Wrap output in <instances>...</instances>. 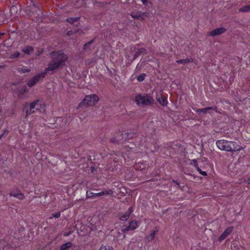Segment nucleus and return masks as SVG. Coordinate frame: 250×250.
<instances>
[{
    "label": "nucleus",
    "instance_id": "nucleus-1",
    "mask_svg": "<svg viewBox=\"0 0 250 250\" xmlns=\"http://www.w3.org/2000/svg\"><path fill=\"white\" fill-rule=\"evenodd\" d=\"M50 55L51 60L49 62L48 66L45 69V71H53L59 68H62L66 65L65 62L68 59V57L61 51H53Z\"/></svg>",
    "mask_w": 250,
    "mask_h": 250
},
{
    "label": "nucleus",
    "instance_id": "nucleus-2",
    "mask_svg": "<svg viewBox=\"0 0 250 250\" xmlns=\"http://www.w3.org/2000/svg\"><path fill=\"white\" fill-rule=\"evenodd\" d=\"M135 102L139 106L150 105L153 104L154 100L149 95L138 94L135 97Z\"/></svg>",
    "mask_w": 250,
    "mask_h": 250
},
{
    "label": "nucleus",
    "instance_id": "nucleus-3",
    "mask_svg": "<svg viewBox=\"0 0 250 250\" xmlns=\"http://www.w3.org/2000/svg\"><path fill=\"white\" fill-rule=\"evenodd\" d=\"M99 100V97L95 94L87 95L79 104V107L94 106Z\"/></svg>",
    "mask_w": 250,
    "mask_h": 250
},
{
    "label": "nucleus",
    "instance_id": "nucleus-4",
    "mask_svg": "<svg viewBox=\"0 0 250 250\" xmlns=\"http://www.w3.org/2000/svg\"><path fill=\"white\" fill-rule=\"evenodd\" d=\"M130 16L135 20L144 21L145 20L146 18H148L149 14L147 12H143L136 10L131 12Z\"/></svg>",
    "mask_w": 250,
    "mask_h": 250
},
{
    "label": "nucleus",
    "instance_id": "nucleus-5",
    "mask_svg": "<svg viewBox=\"0 0 250 250\" xmlns=\"http://www.w3.org/2000/svg\"><path fill=\"white\" fill-rule=\"evenodd\" d=\"M140 225V223L139 221H137L135 220H131L130 221L129 225H124L123 226L121 230L122 231L125 232L126 231L129 230H133L136 229Z\"/></svg>",
    "mask_w": 250,
    "mask_h": 250
},
{
    "label": "nucleus",
    "instance_id": "nucleus-6",
    "mask_svg": "<svg viewBox=\"0 0 250 250\" xmlns=\"http://www.w3.org/2000/svg\"><path fill=\"white\" fill-rule=\"evenodd\" d=\"M216 145L220 149L229 151V146L228 141L224 140H218L216 142Z\"/></svg>",
    "mask_w": 250,
    "mask_h": 250
},
{
    "label": "nucleus",
    "instance_id": "nucleus-7",
    "mask_svg": "<svg viewBox=\"0 0 250 250\" xmlns=\"http://www.w3.org/2000/svg\"><path fill=\"white\" fill-rule=\"evenodd\" d=\"M233 227L231 226L226 229L223 233L219 236L218 241L219 242L222 241L224 240L230 233L232 231Z\"/></svg>",
    "mask_w": 250,
    "mask_h": 250
},
{
    "label": "nucleus",
    "instance_id": "nucleus-8",
    "mask_svg": "<svg viewBox=\"0 0 250 250\" xmlns=\"http://www.w3.org/2000/svg\"><path fill=\"white\" fill-rule=\"evenodd\" d=\"M226 30L227 29L224 27L217 28L210 31L208 35L212 37L220 35L225 33Z\"/></svg>",
    "mask_w": 250,
    "mask_h": 250
},
{
    "label": "nucleus",
    "instance_id": "nucleus-9",
    "mask_svg": "<svg viewBox=\"0 0 250 250\" xmlns=\"http://www.w3.org/2000/svg\"><path fill=\"white\" fill-rule=\"evenodd\" d=\"M211 110H214L215 111H217V107L215 106H213L203 108H201V109H198L196 110V112L199 114H200L201 112H203L204 114L207 113H211Z\"/></svg>",
    "mask_w": 250,
    "mask_h": 250
},
{
    "label": "nucleus",
    "instance_id": "nucleus-10",
    "mask_svg": "<svg viewBox=\"0 0 250 250\" xmlns=\"http://www.w3.org/2000/svg\"><path fill=\"white\" fill-rule=\"evenodd\" d=\"M133 211V208L132 207H130L128 209L127 211H126L123 215H120L119 219L123 221H127L130 215V214Z\"/></svg>",
    "mask_w": 250,
    "mask_h": 250
},
{
    "label": "nucleus",
    "instance_id": "nucleus-11",
    "mask_svg": "<svg viewBox=\"0 0 250 250\" xmlns=\"http://www.w3.org/2000/svg\"><path fill=\"white\" fill-rule=\"evenodd\" d=\"M38 102V101H35L30 104V109L29 110H26L25 118H27L29 115H31V114L35 113V110L34 109L37 106V103Z\"/></svg>",
    "mask_w": 250,
    "mask_h": 250
},
{
    "label": "nucleus",
    "instance_id": "nucleus-12",
    "mask_svg": "<svg viewBox=\"0 0 250 250\" xmlns=\"http://www.w3.org/2000/svg\"><path fill=\"white\" fill-rule=\"evenodd\" d=\"M157 101L162 106H166L167 104V98L163 96L162 94L158 95L156 97Z\"/></svg>",
    "mask_w": 250,
    "mask_h": 250
},
{
    "label": "nucleus",
    "instance_id": "nucleus-13",
    "mask_svg": "<svg viewBox=\"0 0 250 250\" xmlns=\"http://www.w3.org/2000/svg\"><path fill=\"white\" fill-rule=\"evenodd\" d=\"M228 143L229 146V151L233 152L239 150V148H238V146L236 142L228 141Z\"/></svg>",
    "mask_w": 250,
    "mask_h": 250
},
{
    "label": "nucleus",
    "instance_id": "nucleus-14",
    "mask_svg": "<svg viewBox=\"0 0 250 250\" xmlns=\"http://www.w3.org/2000/svg\"><path fill=\"white\" fill-rule=\"evenodd\" d=\"M147 51L144 48H140L138 49L135 51L134 55V57L133 58V60H135L137 57H138L139 56H140L142 54H146Z\"/></svg>",
    "mask_w": 250,
    "mask_h": 250
},
{
    "label": "nucleus",
    "instance_id": "nucleus-15",
    "mask_svg": "<svg viewBox=\"0 0 250 250\" xmlns=\"http://www.w3.org/2000/svg\"><path fill=\"white\" fill-rule=\"evenodd\" d=\"M11 196L16 197L20 200H22L24 197V195L23 193L21 192L19 190H16L13 191L10 193Z\"/></svg>",
    "mask_w": 250,
    "mask_h": 250
},
{
    "label": "nucleus",
    "instance_id": "nucleus-16",
    "mask_svg": "<svg viewBox=\"0 0 250 250\" xmlns=\"http://www.w3.org/2000/svg\"><path fill=\"white\" fill-rule=\"evenodd\" d=\"M38 77H37L36 76H35L31 80L28 81L27 83L28 86L29 87H32L37 83H38L39 81V80L38 78Z\"/></svg>",
    "mask_w": 250,
    "mask_h": 250
},
{
    "label": "nucleus",
    "instance_id": "nucleus-17",
    "mask_svg": "<svg viewBox=\"0 0 250 250\" xmlns=\"http://www.w3.org/2000/svg\"><path fill=\"white\" fill-rule=\"evenodd\" d=\"M34 50L33 47L29 45H27L24 47V48L22 49V51L25 54H31Z\"/></svg>",
    "mask_w": 250,
    "mask_h": 250
},
{
    "label": "nucleus",
    "instance_id": "nucleus-18",
    "mask_svg": "<svg viewBox=\"0 0 250 250\" xmlns=\"http://www.w3.org/2000/svg\"><path fill=\"white\" fill-rule=\"evenodd\" d=\"M80 19V17H69L68 18L66 21L70 23L71 24H74V22L78 21Z\"/></svg>",
    "mask_w": 250,
    "mask_h": 250
},
{
    "label": "nucleus",
    "instance_id": "nucleus-19",
    "mask_svg": "<svg viewBox=\"0 0 250 250\" xmlns=\"http://www.w3.org/2000/svg\"><path fill=\"white\" fill-rule=\"evenodd\" d=\"M72 246V243L71 242H67L65 244H63L60 250H66Z\"/></svg>",
    "mask_w": 250,
    "mask_h": 250
},
{
    "label": "nucleus",
    "instance_id": "nucleus-20",
    "mask_svg": "<svg viewBox=\"0 0 250 250\" xmlns=\"http://www.w3.org/2000/svg\"><path fill=\"white\" fill-rule=\"evenodd\" d=\"M192 61L191 59L187 58L186 59L179 60L176 61V63L186 64Z\"/></svg>",
    "mask_w": 250,
    "mask_h": 250
},
{
    "label": "nucleus",
    "instance_id": "nucleus-21",
    "mask_svg": "<svg viewBox=\"0 0 250 250\" xmlns=\"http://www.w3.org/2000/svg\"><path fill=\"white\" fill-rule=\"evenodd\" d=\"M158 231V230H153L151 231L150 234L147 237L148 241H150L154 239L155 234Z\"/></svg>",
    "mask_w": 250,
    "mask_h": 250
},
{
    "label": "nucleus",
    "instance_id": "nucleus-22",
    "mask_svg": "<svg viewBox=\"0 0 250 250\" xmlns=\"http://www.w3.org/2000/svg\"><path fill=\"white\" fill-rule=\"evenodd\" d=\"M123 135L125 140H128L133 138L134 133L132 132H127L123 134Z\"/></svg>",
    "mask_w": 250,
    "mask_h": 250
},
{
    "label": "nucleus",
    "instance_id": "nucleus-23",
    "mask_svg": "<svg viewBox=\"0 0 250 250\" xmlns=\"http://www.w3.org/2000/svg\"><path fill=\"white\" fill-rule=\"evenodd\" d=\"M239 11L241 12H250V5H245L239 9Z\"/></svg>",
    "mask_w": 250,
    "mask_h": 250
},
{
    "label": "nucleus",
    "instance_id": "nucleus-24",
    "mask_svg": "<svg viewBox=\"0 0 250 250\" xmlns=\"http://www.w3.org/2000/svg\"><path fill=\"white\" fill-rule=\"evenodd\" d=\"M94 41V39H93L91 41H90V42L86 43L84 45H83V49L84 50H90V45Z\"/></svg>",
    "mask_w": 250,
    "mask_h": 250
},
{
    "label": "nucleus",
    "instance_id": "nucleus-25",
    "mask_svg": "<svg viewBox=\"0 0 250 250\" xmlns=\"http://www.w3.org/2000/svg\"><path fill=\"white\" fill-rule=\"evenodd\" d=\"M146 76V74L142 73L137 77V80L140 82H143L145 80Z\"/></svg>",
    "mask_w": 250,
    "mask_h": 250
},
{
    "label": "nucleus",
    "instance_id": "nucleus-26",
    "mask_svg": "<svg viewBox=\"0 0 250 250\" xmlns=\"http://www.w3.org/2000/svg\"><path fill=\"white\" fill-rule=\"evenodd\" d=\"M20 56V53L18 51H16L13 54L10 55V58L14 59L19 57Z\"/></svg>",
    "mask_w": 250,
    "mask_h": 250
},
{
    "label": "nucleus",
    "instance_id": "nucleus-27",
    "mask_svg": "<svg viewBox=\"0 0 250 250\" xmlns=\"http://www.w3.org/2000/svg\"><path fill=\"white\" fill-rule=\"evenodd\" d=\"M116 138H117V140H119V144L121 142L124 141V136L123 135V133H121L120 134H118L117 136H116Z\"/></svg>",
    "mask_w": 250,
    "mask_h": 250
},
{
    "label": "nucleus",
    "instance_id": "nucleus-28",
    "mask_svg": "<svg viewBox=\"0 0 250 250\" xmlns=\"http://www.w3.org/2000/svg\"><path fill=\"white\" fill-rule=\"evenodd\" d=\"M49 71H46L45 72H42L41 73H40V74H39L38 75L36 76L37 77H39L38 78V79L40 80V79H42L43 78H44L47 72H48Z\"/></svg>",
    "mask_w": 250,
    "mask_h": 250
},
{
    "label": "nucleus",
    "instance_id": "nucleus-29",
    "mask_svg": "<svg viewBox=\"0 0 250 250\" xmlns=\"http://www.w3.org/2000/svg\"><path fill=\"white\" fill-rule=\"evenodd\" d=\"M95 193L92 192L91 191H88L86 192V197L87 198H93L95 197Z\"/></svg>",
    "mask_w": 250,
    "mask_h": 250
},
{
    "label": "nucleus",
    "instance_id": "nucleus-30",
    "mask_svg": "<svg viewBox=\"0 0 250 250\" xmlns=\"http://www.w3.org/2000/svg\"><path fill=\"white\" fill-rule=\"evenodd\" d=\"M109 141L111 143L119 144V140H117V138L116 137L111 138Z\"/></svg>",
    "mask_w": 250,
    "mask_h": 250
},
{
    "label": "nucleus",
    "instance_id": "nucleus-31",
    "mask_svg": "<svg viewBox=\"0 0 250 250\" xmlns=\"http://www.w3.org/2000/svg\"><path fill=\"white\" fill-rule=\"evenodd\" d=\"M197 171L202 175L207 176V173L206 171H202L199 167L196 168Z\"/></svg>",
    "mask_w": 250,
    "mask_h": 250
},
{
    "label": "nucleus",
    "instance_id": "nucleus-32",
    "mask_svg": "<svg viewBox=\"0 0 250 250\" xmlns=\"http://www.w3.org/2000/svg\"><path fill=\"white\" fill-rule=\"evenodd\" d=\"M172 182L175 183L178 186V188H180L181 189H183V188H184V186H181L178 180H173Z\"/></svg>",
    "mask_w": 250,
    "mask_h": 250
},
{
    "label": "nucleus",
    "instance_id": "nucleus-33",
    "mask_svg": "<svg viewBox=\"0 0 250 250\" xmlns=\"http://www.w3.org/2000/svg\"><path fill=\"white\" fill-rule=\"evenodd\" d=\"M191 164L193 165L196 168L199 167L197 164V161L195 159L192 160V162H191Z\"/></svg>",
    "mask_w": 250,
    "mask_h": 250
},
{
    "label": "nucleus",
    "instance_id": "nucleus-34",
    "mask_svg": "<svg viewBox=\"0 0 250 250\" xmlns=\"http://www.w3.org/2000/svg\"><path fill=\"white\" fill-rule=\"evenodd\" d=\"M52 215L53 217H54L56 218H58L60 217L61 213L59 212H58L53 214Z\"/></svg>",
    "mask_w": 250,
    "mask_h": 250
},
{
    "label": "nucleus",
    "instance_id": "nucleus-35",
    "mask_svg": "<svg viewBox=\"0 0 250 250\" xmlns=\"http://www.w3.org/2000/svg\"><path fill=\"white\" fill-rule=\"evenodd\" d=\"M95 197L100 196L104 195L105 192L102 191V192L98 193H95Z\"/></svg>",
    "mask_w": 250,
    "mask_h": 250
},
{
    "label": "nucleus",
    "instance_id": "nucleus-36",
    "mask_svg": "<svg viewBox=\"0 0 250 250\" xmlns=\"http://www.w3.org/2000/svg\"><path fill=\"white\" fill-rule=\"evenodd\" d=\"M104 191L105 192V194L106 195L112 194L113 193V191L111 189H109L108 190H105Z\"/></svg>",
    "mask_w": 250,
    "mask_h": 250
},
{
    "label": "nucleus",
    "instance_id": "nucleus-37",
    "mask_svg": "<svg viewBox=\"0 0 250 250\" xmlns=\"http://www.w3.org/2000/svg\"><path fill=\"white\" fill-rule=\"evenodd\" d=\"M106 250H114V249L111 246H106Z\"/></svg>",
    "mask_w": 250,
    "mask_h": 250
},
{
    "label": "nucleus",
    "instance_id": "nucleus-38",
    "mask_svg": "<svg viewBox=\"0 0 250 250\" xmlns=\"http://www.w3.org/2000/svg\"><path fill=\"white\" fill-rule=\"evenodd\" d=\"M141 0L142 1V2H143V3L144 5H147V4H148L147 0Z\"/></svg>",
    "mask_w": 250,
    "mask_h": 250
},
{
    "label": "nucleus",
    "instance_id": "nucleus-39",
    "mask_svg": "<svg viewBox=\"0 0 250 250\" xmlns=\"http://www.w3.org/2000/svg\"><path fill=\"white\" fill-rule=\"evenodd\" d=\"M99 250H106V246L102 245Z\"/></svg>",
    "mask_w": 250,
    "mask_h": 250
},
{
    "label": "nucleus",
    "instance_id": "nucleus-40",
    "mask_svg": "<svg viewBox=\"0 0 250 250\" xmlns=\"http://www.w3.org/2000/svg\"><path fill=\"white\" fill-rule=\"evenodd\" d=\"M73 34V32L72 31H68L67 33V35L69 36Z\"/></svg>",
    "mask_w": 250,
    "mask_h": 250
},
{
    "label": "nucleus",
    "instance_id": "nucleus-41",
    "mask_svg": "<svg viewBox=\"0 0 250 250\" xmlns=\"http://www.w3.org/2000/svg\"><path fill=\"white\" fill-rule=\"evenodd\" d=\"M40 105L38 104V103H37V106L35 108V109L36 110H39L40 109Z\"/></svg>",
    "mask_w": 250,
    "mask_h": 250
},
{
    "label": "nucleus",
    "instance_id": "nucleus-42",
    "mask_svg": "<svg viewBox=\"0 0 250 250\" xmlns=\"http://www.w3.org/2000/svg\"><path fill=\"white\" fill-rule=\"evenodd\" d=\"M9 131L8 130H5L4 133L0 135V139L2 138V137L4 135V133H6L7 134L8 133Z\"/></svg>",
    "mask_w": 250,
    "mask_h": 250
},
{
    "label": "nucleus",
    "instance_id": "nucleus-43",
    "mask_svg": "<svg viewBox=\"0 0 250 250\" xmlns=\"http://www.w3.org/2000/svg\"><path fill=\"white\" fill-rule=\"evenodd\" d=\"M5 35V33H1L0 32V40L1 39V37Z\"/></svg>",
    "mask_w": 250,
    "mask_h": 250
},
{
    "label": "nucleus",
    "instance_id": "nucleus-44",
    "mask_svg": "<svg viewBox=\"0 0 250 250\" xmlns=\"http://www.w3.org/2000/svg\"><path fill=\"white\" fill-rule=\"evenodd\" d=\"M30 71V69H24V70H23V72H23V73H26V72H29Z\"/></svg>",
    "mask_w": 250,
    "mask_h": 250
},
{
    "label": "nucleus",
    "instance_id": "nucleus-45",
    "mask_svg": "<svg viewBox=\"0 0 250 250\" xmlns=\"http://www.w3.org/2000/svg\"><path fill=\"white\" fill-rule=\"evenodd\" d=\"M79 30H80V29H78L75 30L74 33L78 32L79 31Z\"/></svg>",
    "mask_w": 250,
    "mask_h": 250
},
{
    "label": "nucleus",
    "instance_id": "nucleus-46",
    "mask_svg": "<svg viewBox=\"0 0 250 250\" xmlns=\"http://www.w3.org/2000/svg\"><path fill=\"white\" fill-rule=\"evenodd\" d=\"M247 183L248 184H250V178L248 179Z\"/></svg>",
    "mask_w": 250,
    "mask_h": 250
},
{
    "label": "nucleus",
    "instance_id": "nucleus-47",
    "mask_svg": "<svg viewBox=\"0 0 250 250\" xmlns=\"http://www.w3.org/2000/svg\"><path fill=\"white\" fill-rule=\"evenodd\" d=\"M125 237H126L125 234H124V235H123V239H125Z\"/></svg>",
    "mask_w": 250,
    "mask_h": 250
},
{
    "label": "nucleus",
    "instance_id": "nucleus-48",
    "mask_svg": "<svg viewBox=\"0 0 250 250\" xmlns=\"http://www.w3.org/2000/svg\"><path fill=\"white\" fill-rule=\"evenodd\" d=\"M2 67H3V66H2V65H0V68H2Z\"/></svg>",
    "mask_w": 250,
    "mask_h": 250
},
{
    "label": "nucleus",
    "instance_id": "nucleus-49",
    "mask_svg": "<svg viewBox=\"0 0 250 250\" xmlns=\"http://www.w3.org/2000/svg\"><path fill=\"white\" fill-rule=\"evenodd\" d=\"M70 234V232L68 233V234L66 235L67 236H68Z\"/></svg>",
    "mask_w": 250,
    "mask_h": 250
}]
</instances>
